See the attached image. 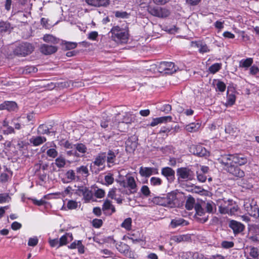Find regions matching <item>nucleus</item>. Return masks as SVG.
<instances>
[{"mask_svg": "<svg viewBox=\"0 0 259 259\" xmlns=\"http://www.w3.org/2000/svg\"><path fill=\"white\" fill-rule=\"evenodd\" d=\"M38 242V239L37 237L30 238L28 240V245L29 246H35Z\"/></svg>", "mask_w": 259, "mask_h": 259, "instance_id": "3c124183", "label": "nucleus"}, {"mask_svg": "<svg viewBox=\"0 0 259 259\" xmlns=\"http://www.w3.org/2000/svg\"><path fill=\"white\" fill-rule=\"evenodd\" d=\"M44 40L48 43H51L53 44H57L59 43V39L54 36L51 34H46L43 37Z\"/></svg>", "mask_w": 259, "mask_h": 259, "instance_id": "7c9ffc66", "label": "nucleus"}, {"mask_svg": "<svg viewBox=\"0 0 259 259\" xmlns=\"http://www.w3.org/2000/svg\"><path fill=\"white\" fill-rule=\"evenodd\" d=\"M66 163V160L62 156H59L55 159V164L58 168L64 167Z\"/></svg>", "mask_w": 259, "mask_h": 259, "instance_id": "e433bc0d", "label": "nucleus"}, {"mask_svg": "<svg viewBox=\"0 0 259 259\" xmlns=\"http://www.w3.org/2000/svg\"><path fill=\"white\" fill-rule=\"evenodd\" d=\"M191 46L199 48V53L202 54L207 53L210 51L207 45L201 41H191Z\"/></svg>", "mask_w": 259, "mask_h": 259, "instance_id": "6ab92c4d", "label": "nucleus"}, {"mask_svg": "<svg viewBox=\"0 0 259 259\" xmlns=\"http://www.w3.org/2000/svg\"><path fill=\"white\" fill-rule=\"evenodd\" d=\"M234 242L232 241H223L221 243V246L224 248H230L234 246Z\"/></svg>", "mask_w": 259, "mask_h": 259, "instance_id": "864d4df0", "label": "nucleus"}, {"mask_svg": "<svg viewBox=\"0 0 259 259\" xmlns=\"http://www.w3.org/2000/svg\"><path fill=\"white\" fill-rule=\"evenodd\" d=\"M77 175L87 178L89 175V171L87 166L81 165L76 168Z\"/></svg>", "mask_w": 259, "mask_h": 259, "instance_id": "bb28decb", "label": "nucleus"}, {"mask_svg": "<svg viewBox=\"0 0 259 259\" xmlns=\"http://www.w3.org/2000/svg\"><path fill=\"white\" fill-rule=\"evenodd\" d=\"M253 63V59L248 58L246 59H242L239 62V67L248 68Z\"/></svg>", "mask_w": 259, "mask_h": 259, "instance_id": "473e14b6", "label": "nucleus"}, {"mask_svg": "<svg viewBox=\"0 0 259 259\" xmlns=\"http://www.w3.org/2000/svg\"><path fill=\"white\" fill-rule=\"evenodd\" d=\"M66 181L62 180L63 183H67L72 181H78L80 180V176L76 175L75 172L72 169H69L65 173Z\"/></svg>", "mask_w": 259, "mask_h": 259, "instance_id": "a211bd4d", "label": "nucleus"}, {"mask_svg": "<svg viewBox=\"0 0 259 259\" xmlns=\"http://www.w3.org/2000/svg\"><path fill=\"white\" fill-rule=\"evenodd\" d=\"M34 50V47L28 42L19 44L14 49V53L19 56L25 57L30 54Z\"/></svg>", "mask_w": 259, "mask_h": 259, "instance_id": "0eeeda50", "label": "nucleus"}, {"mask_svg": "<svg viewBox=\"0 0 259 259\" xmlns=\"http://www.w3.org/2000/svg\"><path fill=\"white\" fill-rule=\"evenodd\" d=\"M9 28L10 25L9 23L4 22H0V32H6Z\"/></svg>", "mask_w": 259, "mask_h": 259, "instance_id": "603ef678", "label": "nucleus"}, {"mask_svg": "<svg viewBox=\"0 0 259 259\" xmlns=\"http://www.w3.org/2000/svg\"><path fill=\"white\" fill-rule=\"evenodd\" d=\"M188 191H191L193 192H195L196 193H202L204 190L200 187L198 186H192L191 189H188Z\"/></svg>", "mask_w": 259, "mask_h": 259, "instance_id": "680f3d73", "label": "nucleus"}, {"mask_svg": "<svg viewBox=\"0 0 259 259\" xmlns=\"http://www.w3.org/2000/svg\"><path fill=\"white\" fill-rule=\"evenodd\" d=\"M243 206L247 213L254 218L258 219L259 221V207L255 201L253 200H245Z\"/></svg>", "mask_w": 259, "mask_h": 259, "instance_id": "423d86ee", "label": "nucleus"}, {"mask_svg": "<svg viewBox=\"0 0 259 259\" xmlns=\"http://www.w3.org/2000/svg\"><path fill=\"white\" fill-rule=\"evenodd\" d=\"M127 13L126 12L117 11L115 13V16L117 18H124L127 17Z\"/></svg>", "mask_w": 259, "mask_h": 259, "instance_id": "338daca9", "label": "nucleus"}, {"mask_svg": "<svg viewBox=\"0 0 259 259\" xmlns=\"http://www.w3.org/2000/svg\"><path fill=\"white\" fill-rule=\"evenodd\" d=\"M141 191L142 194L146 197H148L150 194V191L147 186L144 185L141 189Z\"/></svg>", "mask_w": 259, "mask_h": 259, "instance_id": "6e6d98bb", "label": "nucleus"}, {"mask_svg": "<svg viewBox=\"0 0 259 259\" xmlns=\"http://www.w3.org/2000/svg\"><path fill=\"white\" fill-rule=\"evenodd\" d=\"M222 64L220 63H214L211 65L209 68V71L211 73L214 74L221 69Z\"/></svg>", "mask_w": 259, "mask_h": 259, "instance_id": "37998d69", "label": "nucleus"}, {"mask_svg": "<svg viewBox=\"0 0 259 259\" xmlns=\"http://www.w3.org/2000/svg\"><path fill=\"white\" fill-rule=\"evenodd\" d=\"M117 189L116 188H112L110 190L108 193V197L112 199H114L116 201L118 204H121L122 203L123 199L120 197H117L116 194Z\"/></svg>", "mask_w": 259, "mask_h": 259, "instance_id": "cd10ccee", "label": "nucleus"}, {"mask_svg": "<svg viewBox=\"0 0 259 259\" xmlns=\"http://www.w3.org/2000/svg\"><path fill=\"white\" fill-rule=\"evenodd\" d=\"M103 224V222L100 219H94L93 221V225L95 228H100Z\"/></svg>", "mask_w": 259, "mask_h": 259, "instance_id": "69168bd1", "label": "nucleus"}, {"mask_svg": "<svg viewBox=\"0 0 259 259\" xmlns=\"http://www.w3.org/2000/svg\"><path fill=\"white\" fill-rule=\"evenodd\" d=\"M47 155L50 157L55 158L58 155V152L55 149L51 148L47 151Z\"/></svg>", "mask_w": 259, "mask_h": 259, "instance_id": "de8ad7c7", "label": "nucleus"}, {"mask_svg": "<svg viewBox=\"0 0 259 259\" xmlns=\"http://www.w3.org/2000/svg\"><path fill=\"white\" fill-rule=\"evenodd\" d=\"M125 150L129 153H133L137 147V143L135 141H132L128 139L126 142Z\"/></svg>", "mask_w": 259, "mask_h": 259, "instance_id": "c85d7f7f", "label": "nucleus"}, {"mask_svg": "<svg viewBox=\"0 0 259 259\" xmlns=\"http://www.w3.org/2000/svg\"><path fill=\"white\" fill-rule=\"evenodd\" d=\"M161 175L166 178L169 183L174 182L175 180V171L171 167H163L161 169Z\"/></svg>", "mask_w": 259, "mask_h": 259, "instance_id": "4468645a", "label": "nucleus"}, {"mask_svg": "<svg viewBox=\"0 0 259 259\" xmlns=\"http://www.w3.org/2000/svg\"><path fill=\"white\" fill-rule=\"evenodd\" d=\"M150 185L152 186H159L162 183V180L158 177H152L150 180Z\"/></svg>", "mask_w": 259, "mask_h": 259, "instance_id": "a19ab883", "label": "nucleus"}, {"mask_svg": "<svg viewBox=\"0 0 259 259\" xmlns=\"http://www.w3.org/2000/svg\"><path fill=\"white\" fill-rule=\"evenodd\" d=\"M109 209L111 210L112 213H114L116 211L115 207L111 203V201L106 199L103 203L102 210L106 211Z\"/></svg>", "mask_w": 259, "mask_h": 259, "instance_id": "2f4dec72", "label": "nucleus"}, {"mask_svg": "<svg viewBox=\"0 0 259 259\" xmlns=\"http://www.w3.org/2000/svg\"><path fill=\"white\" fill-rule=\"evenodd\" d=\"M106 185H110L113 183L114 179L113 175L111 174H108L104 177Z\"/></svg>", "mask_w": 259, "mask_h": 259, "instance_id": "49530a36", "label": "nucleus"}, {"mask_svg": "<svg viewBox=\"0 0 259 259\" xmlns=\"http://www.w3.org/2000/svg\"><path fill=\"white\" fill-rule=\"evenodd\" d=\"M182 259H207L202 254L198 252L192 253L191 252H183Z\"/></svg>", "mask_w": 259, "mask_h": 259, "instance_id": "412c9836", "label": "nucleus"}, {"mask_svg": "<svg viewBox=\"0 0 259 259\" xmlns=\"http://www.w3.org/2000/svg\"><path fill=\"white\" fill-rule=\"evenodd\" d=\"M139 174L142 177H149L152 175L158 174V170L155 167L141 166L140 168Z\"/></svg>", "mask_w": 259, "mask_h": 259, "instance_id": "dca6fc26", "label": "nucleus"}, {"mask_svg": "<svg viewBox=\"0 0 259 259\" xmlns=\"http://www.w3.org/2000/svg\"><path fill=\"white\" fill-rule=\"evenodd\" d=\"M197 178L198 181L203 183L205 182L207 179V177L205 174H203V172H200L197 171Z\"/></svg>", "mask_w": 259, "mask_h": 259, "instance_id": "5fc2aeb1", "label": "nucleus"}, {"mask_svg": "<svg viewBox=\"0 0 259 259\" xmlns=\"http://www.w3.org/2000/svg\"><path fill=\"white\" fill-rule=\"evenodd\" d=\"M105 193L104 190L101 189H98L95 192V196L97 198H101L104 197Z\"/></svg>", "mask_w": 259, "mask_h": 259, "instance_id": "0e129e2a", "label": "nucleus"}, {"mask_svg": "<svg viewBox=\"0 0 259 259\" xmlns=\"http://www.w3.org/2000/svg\"><path fill=\"white\" fill-rule=\"evenodd\" d=\"M77 203L74 200H69L67 204V206L69 209H75L77 207Z\"/></svg>", "mask_w": 259, "mask_h": 259, "instance_id": "bf43d9fd", "label": "nucleus"}, {"mask_svg": "<svg viewBox=\"0 0 259 259\" xmlns=\"http://www.w3.org/2000/svg\"><path fill=\"white\" fill-rule=\"evenodd\" d=\"M7 110L9 112H17L18 106L14 101H6L0 104V110Z\"/></svg>", "mask_w": 259, "mask_h": 259, "instance_id": "ddd939ff", "label": "nucleus"}, {"mask_svg": "<svg viewBox=\"0 0 259 259\" xmlns=\"http://www.w3.org/2000/svg\"><path fill=\"white\" fill-rule=\"evenodd\" d=\"M126 181L127 187L129 188L128 190L121 191V189H119V190L121 193L128 195L136 193L137 191V185L134 178L132 176L127 177Z\"/></svg>", "mask_w": 259, "mask_h": 259, "instance_id": "1a4fd4ad", "label": "nucleus"}, {"mask_svg": "<svg viewBox=\"0 0 259 259\" xmlns=\"http://www.w3.org/2000/svg\"><path fill=\"white\" fill-rule=\"evenodd\" d=\"M98 36V33L97 31H92L89 33L88 38L90 40H96Z\"/></svg>", "mask_w": 259, "mask_h": 259, "instance_id": "e2e57ef3", "label": "nucleus"}, {"mask_svg": "<svg viewBox=\"0 0 259 259\" xmlns=\"http://www.w3.org/2000/svg\"><path fill=\"white\" fill-rule=\"evenodd\" d=\"M147 11L151 15L159 18H165L170 14L167 9L156 6H149Z\"/></svg>", "mask_w": 259, "mask_h": 259, "instance_id": "6e6552de", "label": "nucleus"}, {"mask_svg": "<svg viewBox=\"0 0 259 259\" xmlns=\"http://www.w3.org/2000/svg\"><path fill=\"white\" fill-rule=\"evenodd\" d=\"M238 206L232 200H223L219 207V211L222 214L234 215L238 210Z\"/></svg>", "mask_w": 259, "mask_h": 259, "instance_id": "20e7f679", "label": "nucleus"}, {"mask_svg": "<svg viewBox=\"0 0 259 259\" xmlns=\"http://www.w3.org/2000/svg\"><path fill=\"white\" fill-rule=\"evenodd\" d=\"M176 198L177 193L175 191H171L161 196L154 197L152 198L151 201L156 205L173 207L175 206V201Z\"/></svg>", "mask_w": 259, "mask_h": 259, "instance_id": "7ed1b4c3", "label": "nucleus"}, {"mask_svg": "<svg viewBox=\"0 0 259 259\" xmlns=\"http://www.w3.org/2000/svg\"><path fill=\"white\" fill-rule=\"evenodd\" d=\"M74 148L76 149V151L82 154L85 153L87 151V147L82 143H77L74 145Z\"/></svg>", "mask_w": 259, "mask_h": 259, "instance_id": "58836bf2", "label": "nucleus"}, {"mask_svg": "<svg viewBox=\"0 0 259 259\" xmlns=\"http://www.w3.org/2000/svg\"><path fill=\"white\" fill-rule=\"evenodd\" d=\"M200 205L205 209L207 213H213L216 211L215 204L212 201L203 202Z\"/></svg>", "mask_w": 259, "mask_h": 259, "instance_id": "aec40b11", "label": "nucleus"}, {"mask_svg": "<svg viewBox=\"0 0 259 259\" xmlns=\"http://www.w3.org/2000/svg\"><path fill=\"white\" fill-rule=\"evenodd\" d=\"M187 238V236L186 235H180V236H174L173 238V240L178 243L184 241L186 240Z\"/></svg>", "mask_w": 259, "mask_h": 259, "instance_id": "4d7b16f0", "label": "nucleus"}, {"mask_svg": "<svg viewBox=\"0 0 259 259\" xmlns=\"http://www.w3.org/2000/svg\"><path fill=\"white\" fill-rule=\"evenodd\" d=\"M171 128L163 127L161 128L158 134L161 135H162L163 136H164V135H163V134H165V136L167 137L169 133L171 131Z\"/></svg>", "mask_w": 259, "mask_h": 259, "instance_id": "052dcab7", "label": "nucleus"}, {"mask_svg": "<svg viewBox=\"0 0 259 259\" xmlns=\"http://www.w3.org/2000/svg\"><path fill=\"white\" fill-rule=\"evenodd\" d=\"M259 72V68L256 66H251L250 68V73L251 75H257Z\"/></svg>", "mask_w": 259, "mask_h": 259, "instance_id": "774afa93", "label": "nucleus"}, {"mask_svg": "<svg viewBox=\"0 0 259 259\" xmlns=\"http://www.w3.org/2000/svg\"><path fill=\"white\" fill-rule=\"evenodd\" d=\"M201 126L199 123H191L186 126V130L189 132H195L198 130Z\"/></svg>", "mask_w": 259, "mask_h": 259, "instance_id": "72a5a7b5", "label": "nucleus"}, {"mask_svg": "<svg viewBox=\"0 0 259 259\" xmlns=\"http://www.w3.org/2000/svg\"><path fill=\"white\" fill-rule=\"evenodd\" d=\"M58 48L52 45L44 44L40 47V51L45 55H50L57 52Z\"/></svg>", "mask_w": 259, "mask_h": 259, "instance_id": "5701e85b", "label": "nucleus"}, {"mask_svg": "<svg viewBox=\"0 0 259 259\" xmlns=\"http://www.w3.org/2000/svg\"><path fill=\"white\" fill-rule=\"evenodd\" d=\"M194 208L196 211V218L202 223L206 222L208 220V215L207 214V212L205 209L202 208L200 204H195Z\"/></svg>", "mask_w": 259, "mask_h": 259, "instance_id": "9d476101", "label": "nucleus"}, {"mask_svg": "<svg viewBox=\"0 0 259 259\" xmlns=\"http://www.w3.org/2000/svg\"><path fill=\"white\" fill-rule=\"evenodd\" d=\"M249 254L253 259H258V253L257 251V249L253 247H251L250 248Z\"/></svg>", "mask_w": 259, "mask_h": 259, "instance_id": "09e8293b", "label": "nucleus"}, {"mask_svg": "<svg viewBox=\"0 0 259 259\" xmlns=\"http://www.w3.org/2000/svg\"><path fill=\"white\" fill-rule=\"evenodd\" d=\"M217 89L220 92H223L225 91L226 84L222 81H218L216 84Z\"/></svg>", "mask_w": 259, "mask_h": 259, "instance_id": "13d9d810", "label": "nucleus"}, {"mask_svg": "<svg viewBox=\"0 0 259 259\" xmlns=\"http://www.w3.org/2000/svg\"><path fill=\"white\" fill-rule=\"evenodd\" d=\"M134 115L129 113L126 112L125 113V115L123 116V118L122 119V121L121 123H119V125L120 124H128L131 123L133 121V117Z\"/></svg>", "mask_w": 259, "mask_h": 259, "instance_id": "f704fd0d", "label": "nucleus"}, {"mask_svg": "<svg viewBox=\"0 0 259 259\" xmlns=\"http://www.w3.org/2000/svg\"><path fill=\"white\" fill-rule=\"evenodd\" d=\"M117 250L121 253H127L129 250L130 247L127 244L120 242L116 246Z\"/></svg>", "mask_w": 259, "mask_h": 259, "instance_id": "4c0bfd02", "label": "nucleus"}, {"mask_svg": "<svg viewBox=\"0 0 259 259\" xmlns=\"http://www.w3.org/2000/svg\"><path fill=\"white\" fill-rule=\"evenodd\" d=\"M223 169L237 178L244 177L245 172L239 166L247 163V157L241 154H224L218 159Z\"/></svg>", "mask_w": 259, "mask_h": 259, "instance_id": "f257e3e1", "label": "nucleus"}, {"mask_svg": "<svg viewBox=\"0 0 259 259\" xmlns=\"http://www.w3.org/2000/svg\"><path fill=\"white\" fill-rule=\"evenodd\" d=\"M172 120L171 116H162L153 118L150 123L151 126H155L159 123H166L168 121L170 122Z\"/></svg>", "mask_w": 259, "mask_h": 259, "instance_id": "b1692460", "label": "nucleus"}, {"mask_svg": "<svg viewBox=\"0 0 259 259\" xmlns=\"http://www.w3.org/2000/svg\"><path fill=\"white\" fill-rule=\"evenodd\" d=\"M85 1L89 5L95 7H106L109 3V0H85Z\"/></svg>", "mask_w": 259, "mask_h": 259, "instance_id": "4be33fe9", "label": "nucleus"}, {"mask_svg": "<svg viewBox=\"0 0 259 259\" xmlns=\"http://www.w3.org/2000/svg\"><path fill=\"white\" fill-rule=\"evenodd\" d=\"M190 151L200 157L206 156L209 154L207 150L201 145H192L190 148Z\"/></svg>", "mask_w": 259, "mask_h": 259, "instance_id": "f8f14e48", "label": "nucleus"}, {"mask_svg": "<svg viewBox=\"0 0 259 259\" xmlns=\"http://www.w3.org/2000/svg\"><path fill=\"white\" fill-rule=\"evenodd\" d=\"M132 219L130 218H126L121 224V226L127 230L131 229Z\"/></svg>", "mask_w": 259, "mask_h": 259, "instance_id": "c03bdc74", "label": "nucleus"}, {"mask_svg": "<svg viewBox=\"0 0 259 259\" xmlns=\"http://www.w3.org/2000/svg\"><path fill=\"white\" fill-rule=\"evenodd\" d=\"M46 138L44 137L38 136L32 137L30 139V142L34 146H37L46 141Z\"/></svg>", "mask_w": 259, "mask_h": 259, "instance_id": "c756f323", "label": "nucleus"}, {"mask_svg": "<svg viewBox=\"0 0 259 259\" xmlns=\"http://www.w3.org/2000/svg\"><path fill=\"white\" fill-rule=\"evenodd\" d=\"M188 225V222L182 218L172 219L170 222V226L172 228H175L179 226H185Z\"/></svg>", "mask_w": 259, "mask_h": 259, "instance_id": "393cba45", "label": "nucleus"}, {"mask_svg": "<svg viewBox=\"0 0 259 259\" xmlns=\"http://www.w3.org/2000/svg\"><path fill=\"white\" fill-rule=\"evenodd\" d=\"M177 176L179 182H187L195 180V173L191 169L182 167L177 169Z\"/></svg>", "mask_w": 259, "mask_h": 259, "instance_id": "39448f33", "label": "nucleus"}, {"mask_svg": "<svg viewBox=\"0 0 259 259\" xmlns=\"http://www.w3.org/2000/svg\"><path fill=\"white\" fill-rule=\"evenodd\" d=\"M119 154L118 149H109L107 151L106 160L109 166L115 164L116 157Z\"/></svg>", "mask_w": 259, "mask_h": 259, "instance_id": "2eb2a0df", "label": "nucleus"}, {"mask_svg": "<svg viewBox=\"0 0 259 259\" xmlns=\"http://www.w3.org/2000/svg\"><path fill=\"white\" fill-rule=\"evenodd\" d=\"M37 132L39 134H48L50 133L48 127L45 124L40 125L37 129Z\"/></svg>", "mask_w": 259, "mask_h": 259, "instance_id": "79ce46f5", "label": "nucleus"}, {"mask_svg": "<svg viewBox=\"0 0 259 259\" xmlns=\"http://www.w3.org/2000/svg\"><path fill=\"white\" fill-rule=\"evenodd\" d=\"M82 195H83L84 199L88 201H90L93 197L92 191L88 188H86V189H84Z\"/></svg>", "mask_w": 259, "mask_h": 259, "instance_id": "a18cd8bd", "label": "nucleus"}, {"mask_svg": "<svg viewBox=\"0 0 259 259\" xmlns=\"http://www.w3.org/2000/svg\"><path fill=\"white\" fill-rule=\"evenodd\" d=\"M195 199L194 198L192 197H189L187 198L186 204H185V207L188 210H191L194 206H195Z\"/></svg>", "mask_w": 259, "mask_h": 259, "instance_id": "ea45409f", "label": "nucleus"}, {"mask_svg": "<svg viewBox=\"0 0 259 259\" xmlns=\"http://www.w3.org/2000/svg\"><path fill=\"white\" fill-rule=\"evenodd\" d=\"M229 227L233 230L235 234L241 233L245 229V226L243 224L235 220L229 221Z\"/></svg>", "mask_w": 259, "mask_h": 259, "instance_id": "f3484780", "label": "nucleus"}, {"mask_svg": "<svg viewBox=\"0 0 259 259\" xmlns=\"http://www.w3.org/2000/svg\"><path fill=\"white\" fill-rule=\"evenodd\" d=\"M109 34L111 39L117 44L126 43L128 39V30L126 27L113 26Z\"/></svg>", "mask_w": 259, "mask_h": 259, "instance_id": "f03ea898", "label": "nucleus"}, {"mask_svg": "<svg viewBox=\"0 0 259 259\" xmlns=\"http://www.w3.org/2000/svg\"><path fill=\"white\" fill-rule=\"evenodd\" d=\"M11 199V197L7 193L0 194V203L9 202Z\"/></svg>", "mask_w": 259, "mask_h": 259, "instance_id": "8fccbe9b", "label": "nucleus"}, {"mask_svg": "<svg viewBox=\"0 0 259 259\" xmlns=\"http://www.w3.org/2000/svg\"><path fill=\"white\" fill-rule=\"evenodd\" d=\"M177 68L172 62H161L158 67V71L160 72H164L165 73L172 74L175 72Z\"/></svg>", "mask_w": 259, "mask_h": 259, "instance_id": "9b49d317", "label": "nucleus"}, {"mask_svg": "<svg viewBox=\"0 0 259 259\" xmlns=\"http://www.w3.org/2000/svg\"><path fill=\"white\" fill-rule=\"evenodd\" d=\"M69 236L71 238V240H72V234H70L69 233H66L65 235L62 236L59 239V244L57 248L59 247L65 245L67 243V237Z\"/></svg>", "mask_w": 259, "mask_h": 259, "instance_id": "c9c22d12", "label": "nucleus"}, {"mask_svg": "<svg viewBox=\"0 0 259 259\" xmlns=\"http://www.w3.org/2000/svg\"><path fill=\"white\" fill-rule=\"evenodd\" d=\"M106 157V154L105 152L99 154L94 161V164L98 166L103 165L105 162Z\"/></svg>", "mask_w": 259, "mask_h": 259, "instance_id": "a878e982", "label": "nucleus"}]
</instances>
